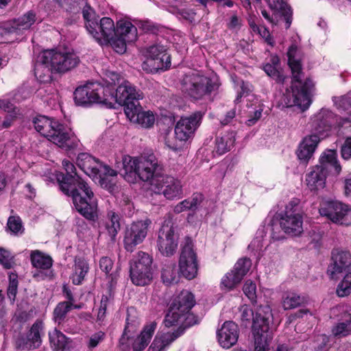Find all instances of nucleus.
<instances>
[{
	"instance_id": "f257e3e1",
	"label": "nucleus",
	"mask_w": 351,
	"mask_h": 351,
	"mask_svg": "<svg viewBox=\"0 0 351 351\" xmlns=\"http://www.w3.org/2000/svg\"><path fill=\"white\" fill-rule=\"evenodd\" d=\"M287 57L292 73V82L291 87L287 88L283 94L282 105L286 108L297 106L305 110L311 103V93L314 84L309 78L302 81L304 74L301 64L302 56L296 45H292L289 47Z\"/></svg>"
},
{
	"instance_id": "f03ea898",
	"label": "nucleus",
	"mask_w": 351,
	"mask_h": 351,
	"mask_svg": "<svg viewBox=\"0 0 351 351\" xmlns=\"http://www.w3.org/2000/svg\"><path fill=\"white\" fill-rule=\"evenodd\" d=\"M61 191L72 197L75 208L86 219L95 221L97 219V204L94 193L84 180L77 178L76 181L71 182L67 179L61 184Z\"/></svg>"
},
{
	"instance_id": "7ed1b4c3",
	"label": "nucleus",
	"mask_w": 351,
	"mask_h": 351,
	"mask_svg": "<svg viewBox=\"0 0 351 351\" xmlns=\"http://www.w3.org/2000/svg\"><path fill=\"white\" fill-rule=\"evenodd\" d=\"M36 130L62 149L72 152L80 146L78 139L71 130L58 121L39 115L33 120Z\"/></svg>"
},
{
	"instance_id": "20e7f679",
	"label": "nucleus",
	"mask_w": 351,
	"mask_h": 351,
	"mask_svg": "<svg viewBox=\"0 0 351 351\" xmlns=\"http://www.w3.org/2000/svg\"><path fill=\"white\" fill-rule=\"evenodd\" d=\"M337 156L336 151L332 149L326 150L322 154L319 164L306 175V182L310 190L323 189L329 173L338 175L341 172V167L337 160Z\"/></svg>"
},
{
	"instance_id": "39448f33",
	"label": "nucleus",
	"mask_w": 351,
	"mask_h": 351,
	"mask_svg": "<svg viewBox=\"0 0 351 351\" xmlns=\"http://www.w3.org/2000/svg\"><path fill=\"white\" fill-rule=\"evenodd\" d=\"M271 310L269 306L258 308L253 324L254 351H275L268 348V341L271 338L269 332ZM276 351H288L285 345L278 346Z\"/></svg>"
},
{
	"instance_id": "423d86ee",
	"label": "nucleus",
	"mask_w": 351,
	"mask_h": 351,
	"mask_svg": "<svg viewBox=\"0 0 351 351\" xmlns=\"http://www.w3.org/2000/svg\"><path fill=\"white\" fill-rule=\"evenodd\" d=\"M153 258L148 253L139 251L130 261V277L136 286H145L153 280Z\"/></svg>"
},
{
	"instance_id": "0eeeda50",
	"label": "nucleus",
	"mask_w": 351,
	"mask_h": 351,
	"mask_svg": "<svg viewBox=\"0 0 351 351\" xmlns=\"http://www.w3.org/2000/svg\"><path fill=\"white\" fill-rule=\"evenodd\" d=\"M214 86L211 79L195 71L186 73L181 80L182 90L194 99L209 95Z\"/></svg>"
},
{
	"instance_id": "6e6552de",
	"label": "nucleus",
	"mask_w": 351,
	"mask_h": 351,
	"mask_svg": "<svg viewBox=\"0 0 351 351\" xmlns=\"http://www.w3.org/2000/svg\"><path fill=\"white\" fill-rule=\"evenodd\" d=\"M105 89L108 90L112 99L110 102H105V106L108 108H114V103H118L124 106V112L130 104H140L139 100L143 99V93L136 90V88L128 81L123 80L118 86L116 90L114 87L105 86Z\"/></svg>"
},
{
	"instance_id": "1a4fd4ad",
	"label": "nucleus",
	"mask_w": 351,
	"mask_h": 351,
	"mask_svg": "<svg viewBox=\"0 0 351 351\" xmlns=\"http://www.w3.org/2000/svg\"><path fill=\"white\" fill-rule=\"evenodd\" d=\"M112 96L105 86L98 82L88 83L83 86L78 87L74 92L75 104L84 106L91 103H98L105 105V102H110Z\"/></svg>"
},
{
	"instance_id": "9d476101",
	"label": "nucleus",
	"mask_w": 351,
	"mask_h": 351,
	"mask_svg": "<svg viewBox=\"0 0 351 351\" xmlns=\"http://www.w3.org/2000/svg\"><path fill=\"white\" fill-rule=\"evenodd\" d=\"M77 166L88 176L98 180L102 186L106 177H114L117 175V171L111 169L108 165L102 164L99 160L87 153H80L77 158Z\"/></svg>"
},
{
	"instance_id": "9b49d317",
	"label": "nucleus",
	"mask_w": 351,
	"mask_h": 351,
	"mask_svg": "<svg viewBox=\"0 0 351 351\" xmlns=\"http://www.w3.org/2000/svg\"><path fill=\"white\" fill-rule=\"evenodd\" d=\"M43 59L49 61L55 73H64L74 69L80 62L79 57L72 51L62 49L45 50Z\"/></svg>"
},
{
	"instance_id": "f8f14e48",
	"label": "nucleus",
	"mask_w": 351,
	"mask_h": 351,
	"mask_svg": "<svg viewBox=\"0 0 351 351\" xmlns=\"http://www.w3.org/2000/svg\"><path fill=\"white\" fill-rule=\"evenodd\" d=\"M44 334V324L36 320L26 332L19 333L14 338V346L17 351H31L40 348L42 336Z\"/></svg>"
},
{
	"instance_id": "ddd939ff",
	"label": "nucleus",
	"mask_w": 351,
	"mask_h": 351,
	"mask_svg": "<svg viewBox=\"0 0 351 351\" xmlns=\"http://www.w3.org/2000/svg\"><path fill=\"white\" fill-rule=\"evenodd\" d=\"M179 270L186 279L195 278L198 271V262L195 252L193 250V241L190 237H185L181 245V253L179 259Z\"/></svg>"
},
{
	"instance_id": "4468645a",
	"label": "nucleus",
	"mask_w": 351,
	"mask_h": 351,
	"mask_svg": "<svg viewBox=\"0 0 351 351\" xmlns=\"http://www.w3.org/2000/svg\"><path fill=\"white\" fill-rule=\"evenodd\" d=\"M319 213L332 222L341 225L351 224V209L338 201H326L321 204Z\"/></svg>"
},
{
	"instance_id": "2eb2a0df",
	"label": "nucleus",
	"mask_w": 351,
	"mask_h": 351,
	"mask_svg": "<svg viewBox=\"0 0 351 351\" xmlns=\"http://www.w3.org/2000/svg\"><path fill=\"white\" fill-rule=\"evenodd\" d=\"M150 224L151 221L146 219L134 221L125 228L123 243L128 252H132L138 245L143 243Z\"/></svg>"
},
{
	"instance_id": "dca6fc26",
	"label": "nucleus",
	"mask_w": 351,
	"mask_h": 351,
	"mask_svg": "<svg viewBox=\"0 0 351 351\" xmlns=\"http://www.w3.org/2000/svg\"><path fill=\"white\" fill-rule=\"evenodd\" d=\"M153 191L158 194H162L169 200L180 199L183 195L181 181L169 176H162L154 184Z\"/></svg>"
},
{
	"instance_id": "f3484780",
	"label": "nucleus",
	"mask_w": 351,
	"mask_h": 351,
	"mask_svg": "<svg viewBox=\"0 0 351 351\" xmlns=\"http://www.w3.org/2000/svg\"><path fill=\"white\" fill-rule=\"evenodd\" d=\"M136 176L143 182H149L154 187V184L160 178L161 167L158 160L153 154L138 158Z\"/></svg>"
},
{
	"instance_id": "a211bd4d",
	"label": "nucleus",
	"mask_w": 351,
	"mask_h": 351,
	"mask_svg": "<svg viewBox=\"0 0 351 351\" xmlns=\"http://www.w3.org/2000/svg\"><path fill=\"white\" fill-rule=\"evenodd\" d=\"M178 234L173 226L163 224L158 232L157 245L162 254L166 256L173 255L178 248Z\"/></svg>"
},
{
	"instance_id": "6ab92c4d",
	"label": "nucleus",
	"mask_w": 351,
	"mask_h": 351,
	"mask_svg": "<svg viewBox=\"0 0 351 351\" xmlns=\"http://www.w3.org/2000/svg\"><path fill=\"white\" fill-rule=\"evenodd\" d=\"M335 117L328 109H322L314 115L310 122L311 134L319 137V142L328 136L332 125L335 123Z\"/></svg>"
},
{
	"instance_id": "aec40b11",
	"label": "nucleus",
	"mask_w": 351,
	"mask_h": 351,
	"mask_svg": "<svg viewBox=\"0 0 351 351\" xmlns=\"http://www.w3.org/2000/svg\"><path fill=\"white\" fill-rule=\"evenodd\" d=\"M203 114L197 111L189 117H182L175 127V136L180 141H186L200 125Z\"/></svg>"
},
{
	"instance_id": "412c9836",
	"label": "nucleus",
	"mask_w": 351,
	"mask_h": 351,
	"mask_svg": "<svg viewBox=\"0 0 351 351\" xmlns=\"http://www.w3.org/2000/svg\"><path fill=\"white\" fill-rule=\"evenodd\" d=\"M252 266L251 260L248 258H242L238 260L234 269L228 272L221 280V285L230 290L239 284L247 274Z\"/></svg>"
},
{
	"instance_id": "4be33fe9",
	"label": "nucleus",
	"mask_w": 351,
	"mask_h": 351,
	"mask_svg": "<svg viewBox=\"0 0 351 351\" xmlns=\"http://www.w3.org/2000/svg\"><path fill=\"white\" fill-rule=\"evenodd\" d=\"M239 335V327L232 321L224 322L217 332L219 343L226 349L231 348L237 342Z\"/></svg>"
},
{
	"instance_id": "5701e85b",
	"label": "nucleus",
	"mask_w": 351,
	"mask_h": 351,
	"mask_svg": "<svg viewBox=\"0 0 351 351\" xmlns=\"http://www.w3.org/2000/svg\"><path fill=\"white\" fill-rule=\"evenodd\" d=\"M303 219L300 213L285 212L280 221L281 228L291 236L300 235L303 232Z\"/></svg>"
},
{
	"instance_id": "b1692460",
	"label": "nucleus",
	"mask_w": 351,
	"mask_h": 351,
	"mask_svg": "<svg viewBox=\"0 0 351 351\" xmlns=\"http://www.w3.org/2000/svg\"><path fill=\"white\" fill-rule=\"evenodd\" d=\"M125 115L130 121L145 128L152 127L155 122L154 114L150 111H142L140 104H130L127 108Z\"/></svg>"
},
{
	"instance_id": "393cba45",
	"label": "nucleus",
	"mask_w": 351,
	"mask_h": 351,
	"mask_svg": "<svg viewBox=\"0 0 351 351\" xmlns=\"http://www.w3.org/2000/svg\"><path fill=\"white\" fill-rule=\"evenodd\" d=\"M166 47L160 44H154L147 49L146 56L149 60L155 62L156 69H167L171 65L170 56Z\"/></svg>"
},
{
	"instance_id": "a878e982",
	"label": "nucleus",
	"mask_w": 351,
	"mask_h": 351,
	"mask_svg": "<svg viewBox=\"0 0 351 351\" xmlns=\"http://www.w3.org/2000/svg\"><path fill=\"white\" fill-rule=\"evenodd\" d=\"M184 328L180 326L173 332L157 334L149 348V351H165L172 342L184 333Z\"/></svg>"
},
{
	"instance_id": "bb28decb",
	"label": "nucleus",
	"mask_w": 351,
	"mask_h": 351,
	"mask_svg": "<svg viewBox=\"0 0 351 351\" xmlns=\"http://www.w3.org/2000/svg\"><path fill=\"white\" fill-rule=\"evenodd\" d=\"M36 22V14L28 12L19 19L3 24V29L8 34H20L23 30H27Z\"/></svg>"
},
{
	"instance_id": "cd10ccee",
	"label": "nucleus",
	"mask_w": 351,
	"mask_h": 351,
	"mask_svg": "<svg viewBox=\"0 0 351 351\" xmlns=\"http://www.w3.org/2000/svg\"><path fill=\"white\" fill-rule=\"evenodd\" d=\"M332 263L328 266L327 272L331 278H336V274L345 271L351 265V256L348 252L332 253Z\"/></svg>"
},
{
	"instance_id": "c85d7f7f",
	"label": "nucleus",
	"mask_w": 351,
	"mask_h": 351,
	"mask_svg": "<svg viewBox=\"0 0 351 351\" xmlns=\"http://www.w3.org/2000/svg\"><path fill=\"white\" fill-rule=\"evenodd\" d=\"M319 143L318 136H306L304 137L297 151L298 159L302 162H307L313 156Z\"/></svg>"
},
{
	"instance_id": "c756f323",
	"label": "nucleus",
	"mask_w": 351,
	"mask_h": 351,
	"mask_svg": "<svg viewBox=\"0 0 351 351\" xmlns=\"http://www.w3.org/2000/svg\"><path fill=\"white\" fill-rule=\"evenodd\" d=\"M269 8L274 11L276 18L283 19L285 28L289 29L292 23V10L283 0H267Z\"/></svg>"
},
{
	"instance_id": "7c9ffc66",
	"label": "nucleus",
	"mask_w": 351,
	"mask_h": 351,
	"mask_svg": "<svg viewBox=\"0 0 351 351\" xmlns=\"http://www.w3.org/2000/svg\"><path fill=\"white\" fill-rule=\"evenodd\" d=\"M95 33H89L97 40L102 38L110 40L114 37L115 27L113 21L109 17H104L98 21V26L95 28Z\"/></svg>"
},
{
	"instance_id": "2f4dec72",
	"label": "nucleus",
	"mask_w": 351,
	"mask_h": 351,
	"mask_svg": "<svg viewBox=\"0 0 351 351\" xmlns=\"http://www.w3.org/2000/svg\"><path fill=\"white\" fill-rule=\"evenodd\" d=\"M44 52L43 51L37 58L34 66V75L41 83H48L52 80V73L54 71L49 64V61L43 59Z\"/></svg>"
},
{
	"instance_id": "473e14b6",
	"label": "nucleus",
	"mask_w": 351,
	"mask_h": 351,
	"mask_svg": "<svg viewBox=\"0 0 351 351\" xmlns=\"http://www.w3.org/2000/svg\"><path fill=\"white\" fill-rule=\"evenodd\" d=\"M157 324L152 322L145 325L141 335L134 340L132 348L134 351H143L149 344L156 329Z\"/></svg>"
},
{
	"instance_id": "72a5a7b5",
	"label": "nucleus",
	"mask_w": 351,
	"mask_h": 351,
	"mask_svg": "<svg viewBox=\"0 0 351 351\" xmlns=\"http://www.w3.org/2000/svg\"><path fill=\"white\" fill-rule=\"evenodd\" d=\"M204 200V196L202 193H195L191 197L185 199L178 203L173 207V212L176 214H180L184 211L191 210L195 212Z\"/></svg>"
},
{
	"instance_id": "f704fd0d",
	"label": "nucleus",
	"mask_w": 351,
	"mask_h": 351,
	"mask_svg": "<svg viewBox=\"0 0 351 351\" xmlns=\"http://www.w3.org/2000/svg\"><path fill=\"white\" fill-rule=\"evenodd\" d=\"M114 36H119L132 43L136 40L137 29L131 22L120 20L117 22Z\"/></svg>"
},
{
	"instance_id": "c9c22d12",
	"label": "nucleus",
	"mask_w": 351,
	"mask_h": 351,
	"mask_svg": "<svg viewBox=\"0 0 351 351\" xmlns=\"http://www.w3.org/2000/svg\"><path fill=\"white\" fill-rule=\"evenodd\" d=\"M122 164L123 169L121 170L120 174L128 182H134L136 176L138 158H134L129 156H125L123 158Z\"/></svg>"
},
{
	"instance_id": "e433bc0d",
	"label": "nucleus",
	"mask_w": 351,
	"mask_h": 351,
	"mask_svg": "<svg viewBox=\"0 0 351 351\" xmlns=\"http://www.w3.org/2000/svg\"><path fill=\"white\" fill-rule=\"evenodd\" d=\"M87 2V0H67L65 3L64 10L71 14L65 19V23L68 25L75 23L80 19V13L82 5Z\"/></svg>"
},
{
	"instance_id": "4c0bfd02",
	"label": "nucleus",
	"mask_w": 351,
	"mask_h": 351,
	"mask_svg": "<svg viewBox=\"0 0 351 351\" xmlns=\"http://www.w3.org/2000/svg\"><path fill=\"white\" fill-rule=\"evenodd\" d=\"M88 270V263L84 258H75L73 273L71 276L72 282L75 285L82 284Z\"/></svg>"
},
{
	"instance_id": "58836bf2",
	"label": "nucleus",
	"mask_w": 351,
	"mask_h": 351,
	"mask_svg": "<svg viewBox=\"0 0 351 351\" xmlns=\"http://www.w3.org/2000/svg\"><path fill=\"white\" fill-rule=\"evenodd\" d=\"M195 304L194 295L188 291H182L174 300L171 306L187 314Z\"/></svg>"
},
{
	"instance_id": "ea45409f",
	"label": "nucleus",
	"mask_w": 351,
	"mask_h": 351,
	"mask_svg": "<svg viewBox=\"0 0 351 351\" xmlns=\"http://www.w3.org/2000/svg\"><path fill=\"white\" fill-rule=\"evenodd\" d=\"M305 297L294 291H287L282 296V306L284 310H291L304 304Z\"/></svg>"
},
{
	"instance_id": "a19ab883",
	"label": "nucleus",
	"mask_w": 351,
	"mask_h": 351,
	"mask_svg": "<svg viewBox=\"0 0 351 351\" xmlns=\"http://www.w3.org/2000/svg\"><path fill=\"white\" fill-rule=\"evenodd\" d=\"M81 11L86 22V28L89 33H95V28L98 26L99 16H97L94 9L86 2L82 5Z\"/></svg>"
},
{
	"instance_id": "79ce46f5",
	"label": "nucleus",
	"mask_w": 351,
	"mask_h": 351,
	"mask_svg": "<svg viewBox=\"0 0 351 351\" xmlns=\"http://www.w3.org/2000/svg\"><path fill=\"white\" fill-rule=\"evenodd\" d=\"M120 217L113 210H109L107 213L106 221L105 222V228L111 238L114 240L120 230Z\"/></svg>"
},
{
	"instance_id": "37998d69",
	"label": "nucleus",
	"mask_w": 351,
	"mask_h": 351,
	"mask_svg": "<svg viewBox=\"0 0 351 351\" xmlns=\"http://www.w3.org/2000/svg\"><path fill=\"white\" fill-rule=\"evenodd\" d=\"M30 258L32 265L36 268L47 269L52 266V258L38 250L32 251Z\"/></svg>"
},
{
	"instance_id": "c03bdc74",
	"label": "nucleus",
	"mask_w": 351,
	"mask_h": 351,
	"mask_svg": "<svg viewBox=\"0 0 351 351\" xmlns=\"http://www.w3.org/2000/svg\"><path fill=\"white\" fill-rule=\"evenodd\" d=\"M51 346L55 351H63L67 345L66 337L59 330L55 328L49 332Z\"/></svg>"
},
{
	"instance_id": "a18cd8bd",
	"label": "nucleus",
	"mask_w": 351,
	"mask_h": 351,
	"mask_svg": "<svg viewBox=\"0 0 351 351\" xmlns=\"http://www.w3.org/2000/svg\"><path fill=\"white\" fill-rule=\"evenodd\" d=\"M62 166L66 171V175L61 173L58 175L57 177L60 189L61 184L63 181H66L68 179L69 182H74V180L76 181L77 178H80L75 172L76 169L74 165L68 160H62Z\"/></svg>"
},
{
	"instance_id": "49530a36",
	"label": "nucleus",
	"mask_w": 351,
	"mask_h": 351,
	"mask_svg": "<svg viewBox=\"0 0 351 351\" xmlns=\"http://www.w3.org/2000/svg\"><path fill=\"white\" fill-rule=\"evenodd\" d=\"M234 141L235 135L233 132L217 138L216 139V152L219 154H223L230 150L234 146Z\"/></svg>"
},
{
	"instance_id": "de8ad7c7",
	"label": "nucleus",
	"mask_w": 351,
	"mask_h": 351,
	"mask_svg": "<svg viewBox=\"0 0 351 351\" xmlns=\"http://www.w3.org/2000/svg\"><path fill=\"white\" fill-rule=\"evenodd\" d=\"M161 278L165 284L169 285L178 282V276L177 274L175 264L165 265L161 271Z\"/></svg>"
},
{
	"instance_id": "09e8293b",
	"label": "nucleus",
	"mask_w": 351,
	"mask_h": 351,
	"mask_svg": "<svg viewBox=\"0 0 351 351\" xmlns=\"http://www.w3.org/2000/svg\"><path fill=\"white\" fill-rule=\"evenodd\" d=\"M186 314L178 310V308L170 306L167 313L164 323L166 327H171L180 323Z\"/></svg>"
},
{
	"instance_id": "8fccbe9b",
	"label": "nucleus",
	"mask_w": 351,
	"mask_h": 351,
	"mask_svg": "<svg viewBox=\"0 0 351 351\" xmlns=\"http://www.w3.org/2000/svg\"><path fill=\"white\" fill-rule=\"evenodd\" d=\"M332 331L335 336L346 337L351 334V314L346 315L344 319L339 322Z\"/></svg>"
},
{
	"instance_id": "3c124183",
	"label": "nucleus",
	"mask_w": 351,
	"mask_h": 351,
	"mask_svg": "<svg viewBox=\"0 0 351 351\" xmlns=\"http://www.w3.org/2000/svg\"><path fill=\"white\" fill-rule=\"evenodd\" d=\"M271 64H266L263 69L265 72L271 77L274 79L277 82L283 83L285 81V77L280 73V72L276 68L279 60L277 57H274L271 59Z\"/></svg>"
},
{
	"instance_id": "603ef678",
	"label": "nucleus",
	"mask_w": 351,
	"mask_h": 351,
	"mask_svg": "<svg viewBox=\"0 0 351 351\" xmlns=\"http://www.w3.org/2000/svg\"><path fill=\"white\" fill-rule=\"evenodd\" d=\"M73 307L66 302H60L53 311V320L58 325H60L64 321L66 315Z\"/></svg>"
},
{
	"instance_id": "864d4df0",
	"label": "nucleus",
	"mask_w": 351,
	"mask_h": 351,
	"mask_svg": "<svg viewBox=\"0 0 351 351\" xmlns=\"http://www.w3.org/2000/svg\"><path fill=\"white\" fill-rule=\"evenodd\" d=\"M351 292V272L346 274L337 288V293L340 297L349 295Z\"/></svg>"
},
{
	"instance_id": "5fc2aeb1",
	"label": "nucleus",
	"mask_w": 351,
	"mask_h": 351,
	"mask_svg": "<svg viewBox=\"0 0 351 351\" xmlns=\"http://www.w3.org/2000/svg\"><path fill=\"white\" fill-rule=\"evenodd\" d=\"M243 291L245 295L252 302L256 301V286L252 281L247 280L243 285Z\"/></svg>"
},
{
	"instance_id": "6e6d98bb",
	"label": "nucleus",
	"mask_w": 351,
	"mask_h": 351,
	"mask_svg": "<svg viewBox=\"0 0 351 351\" xmlns=\"http://www.w3.org/2000/svg\"><path fill=\"white\" fill-rule=\"evenodd\" d=\"M117 37L107 40L110 43L112 47L117 53L122 54L126 51V43L128 42L123 38Z\"/></svg>"
},
{
	"instance_id": "4d7b16f0",
	"label": "nucleus",
	"mask_w": 351,
	"mask_h": 351,
	"mask_svg": "<svg viewBox=\"0 0 351 351\" xmlns=\"http://www.w3.org/2000/svg\"><path fill=\"white\" fill-rule=\"evenodd\" d=\"M0 263L5 269H10L14 264L13 256L11 253L2 247H0Z\"/></svg>"
},
{
	"instance_id": "13d9d810",
	"label": "nucleus",
	"mask_w": 351,
	"mask_h": 351,
	"mask_svg": "<svg viewBox=\"0 0 351 351\" xmlns=\"http://www.w3.org/2000/svg\"><path fill=\"white\" fill-rule=\"evenodd\" d=\"M337 107L351 114V97L350 96H343L335 101Z\"/></svg>"
},
{
	"instance_id": "bf43d9fd",
	"label": "nucleus",
	"mask_w": 351,
	"mask_h": 351,
	"mask_svg": "<svg viewBox=\"0 0 351 351\" xmlns=\"http://www.w3.org/2000/svg\"><path fill=\"white\" fill-rule=\"evenodd\" d=\"M265 306H260L258 308L256 309V312L258 310V308ZM241 311V319L243 322H246L247 324H249L252 317V320L254 321V319L255 318L256 315L254 316L253 311L247 305L242 306L240 308ZM255 315H256V313H255ZM254 324V322L252 323V325Z\"/></svg>"
},
{
	"instance_id": "052dcab7",
	"label": "nucleus",
	"mask_w": 351,
	"mask_h": 351,
	"mask_svg": "<svg viewBox=\"0 0 351 351\" xmlns=\"http://www.w3.org/2000/svg\"><path fill=\"white\" fill-rule=\"evenodd\" d=\"M122 211L125 215L131 216L133 214L134 206L128 196L122 195L120 201Z\"/></svg>"
},
{
	"instance_id": "680f3d73",
	"label": "nucleus",
	"mask_w": 351,
	"mask_h": 351,
	"mask_svg": "<svg viewBox=\"0 0 351 351\" xmlns=\"http://www.w3.org/2000/svg\"><path fill=\"white\" fill-rule=\"evenodd\" d=\"M110 300L107 295H102L100 306L97 313V319L99 321H103L106 317V311L109 304Z\"/></svg>"
},
{
	"instance_id": "e2e57ef3",
	"label": "nucleus",
	"mask_w": 351,
	"mask_h": 351,
	"mask_svg": "<svg viewBox=\"0 0 351 351\" xmlns=\"http://www.w3.org/2000/svg\"><path fill=\"white\" fill-rule=\"evenodd\" d=\"M105 338V333L102 331L97 332L93 334L89 339L88 343V348L93 349L96 348L100 342H101Z\"/></svg>"
},
{
	"instance_id": "0e129e2a",
	"label": "nucleus",
	"mask_w": 351,
	"mask_h": 351,
	"mask_svg": "<svg viewBox=\"0 0 351 351\" xmlns=\"http://www.w3.org/2000/svg\"><path fill=\"white\" fill-rule=\"evenodd\" d=\"M8 227L13 233H18L22 228L21 220L19 217H10L8 221Z\"/></svg>"
},
{
	"instance_id": "69168bd1",
	"label": "nucleus",
	"mask_w": 351,
	"mask_h": 351,
	"mask_svg": "<svg viewBox=\"0 0 351 351\" xmlns=\"http://www.w3.org/2000/svg\"><path fill=\"white\" fill-rule=\"evenodd\" d=\"M18 281L16 277H10V282L8 288V298L14 301L16 293H17Z\"/></svg>"
},
{
	"instance_id": "338daca9",
	"label": "nucleus",
	"mask_w": 351,
	"mask_h": 351,
	"mask_svg": "<svg viewBox=\"0 0 351 351\" xmlns=\"http://www.w3.org/2000/svg\"><path fill=\"white\" fill-rule=\"evenodd\" d=\"M16 113L14 111L7 114L4 118V120L1 123H0V130L10 128L16 118Z\"/></svg>"
},
{
	"instance_id": "774afa93",
	"label": "nucleus",
	"mask_w": 351,
	"mask_h": 351,
	"mask_svg": "<svg viewBox=\"0 0 351 351\" xmlns=\"http://www.w3.org/2000/svg\"><path fill=\"white\" fill-rule=\"evenodd\" d=\"M341 156L346 160L351 158V138H348L342 146Z\"/></svg>"
}]
</instances>
